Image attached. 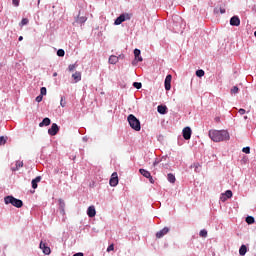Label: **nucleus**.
Masks as SVG:
<instances>
[{
    "label": "nucleus",
    "instance_id": "nucleus-1",
    "mask_svg": "<svg viewBox=\"0 0 256 256\" xmlns=\"http://www.w3.org/2000/svg\"><path fill=\"white\" fill-rule=\"evenodd\" d=\"M209 137L214 143H221V141H229L230 136L227 130H210Z\"/></svg>",
    "mask_w": 256,
    "mask_h": 256
},
{
    "label": "nucleus",
    "instance_id": "nucleus-2",
    "mask_svg": "<svg viewBox=\"0 0 256 256\" xmlns=\"http://www.w3.org/2000/svg\"><path fill=\"white\" fill-rule=\"evenodd\" d=\"M127 121L131 129H133L134 131H141V122L139 121V119H137V117H135V115L130 114L127 118Z\"/></svg>",
    "mask_w": 256,
    "mask_h": 256
},
{
    "label": "nucleus",
    "instance_id": "nucleus-3",
    "mask_svg": "<svg viewBox=\"0 0 256 256\" xmlns=\"http://www.w3.org/2000/svg\"><path fill=\"white\" fill-rule=\"evenodd\" d=\"M4 203L5 205H13V207H17V209H21V207H23V201L13 196H6L4 198Z\"/></svg>",
    "mask_w": 256,
    "mask_h": 256
},
{
    "label": "nucleus",
    "instance_id": "nucleus-4",
    "mask_svg": "<svg viewBox=\"0 0 256 256\" xmlns=\"http://www.w3.org/2000/svg\"><path fill=\"white\" fill-rule=\"evenodd\" d=\"M131 19V15L128 13L121 14L118 18H116L114 25H121L124 21H129Z\"/></svg>",
    "mask_w": 256,
    "mask_h": 256
},
{
    "label": "nucleus",
    "instance_id": "nucleus-5",
    "mask_svg": "<svg viewBox=\"0 0 256 256\" xmlns=\"http://www.w3.org/2000/svg\"><path fill=\"white\" fill-rule=\"evenodd\" d=\"M109 183L111 187H117V185H119V176L117 175V172L112 173Z\"/></svg>",
    "mask_w": 256,
    "mask_h": 256
},
{
    "label": "nucleus",
    "instance_id": "nucleus-6",
    "mask_svg": "<svg viewBox=\"0 0 256 256\" xmlns=\"http://www.w3.org/2000/svg\"><path fill=\"white\" fill-rule=\"evenodd\" d=\"M57 133H59V126L56 123H53L51 128L48 129V135L54 137Z\"/></svg>",
    "mask_w": 256,
    "mask_h": 256
},
{
    "label": "nucleus",
    "instance_id": "nucleus-7",
    "mask_svg": "<svg viewBox=\"0 0 256 256\" xmlns=\"http://www.w3.org/2000/svg\"><path fill=\"white\" fill-rule=\"evenodd\" d=\"M40 249L43 251L44 255H51V248L47 246L43 241L40 242Z\"/></svg>",
    "mask_w": 256,
    "mask_h": 256
},
{
    "label": "nucleus",
    "instance_id": "nucleus-8",
    "mask_svg": "<svg viewBox=\"0 0 256 256\" xmlns=\"http://www.w3.org/2000/svg\"><path fill=\"white\" fill-rule=\"evenodd\" d=\"M173 79V76H171L170 74H168L165 78V89L166 91H171V80Z\"/></svg>",
    "mask_w": 256,
    "mask_h": 256
},
{
    "label": "nucleus",
    "instance_id": "nucleus-9",
    "mask_svg": "<svg viewBox=\"0 0 256 256\" xmlns=\"http://www.w3.org/2000/svg\"><path fill=\"white\" fill-rule=\"evenodd\" d=\"M183 133V138L186 140V141H189V139H191V128L190 127H185L182 131Z\"/></svg>",
    "mask_w": 256,
    "mask_h": 256
},
{
    "label": "nucleus",
    "instance_id": "nucleus-10",
    "mask_svg": "<svg viewBox=\"0 0 256 256\" xmlns=\"http://www.w3.org/2000/svg\"><path fill=\"white\" fill-rule=\"evenodd\" d=\"M230 25H232V27H239V25H241V20L239 19V16H233L230 19Z\"/></svg>",
    "mask_w": 256,
    "mask_h": 256
},
{
    "label": "nucleus",
    "instance_id": "nucleus-11",
    "mask_svg": "<svg viewBox=\"0 0 256 256\" xmlns=\"http://www.w3.org/2000/svg\"><path fill=\"white\" fill-rule=\"evenodd\" d=\"M167 233H169V228L164 227L162 230H160L159 232L156 233V238L161 239V238L165 237V235H167Z\"/></svg>",
    "mask_w": 256,
    "mask_h": 256
},
{
    "label": "nucleus",
    "instance_id": "nucleus-12",
    "mask_svg": "<svg viewBox=\"0 0 256 256\" xmlns=\"http://www.w3.org/2000/svg\"><path fill=\"white\" fill-rule=\"evenodd\" d=\"M87 215L88 217H95V215H97V211L95 210V206H90L87 210Z\"/></svg>",
    "mask_w": 256,
    "mask_h": 256
},
{
    "label": "nucleus",
    "instance_id": "nucleus-13",
    "mask_svg": "<svg viewBox=\"0 0 256 256\" xmlns=\"http://www.w3.org/2000/svg\"><path fill=\"white\" fill-rule=\"evenodd\" d=\"M108 63H110V65H117V63H119V57L111 55L109 57Z\"/></svg>",
    "mask_w": 256,
    "mask_h": 256
},
{
    "label": "nucleus",
    "instance_id": "nucleus-14",
    "mask_svg": "<svg viewBox=\"0 0 256 256\" xmlns=\"http://www.w3.org/2000/svg\"><path fill=\"white\" fill-rule=\"evenodd\" d=\"M139 173L143 175V177H146V179H152L151 172L147 171L143 168L139 170Z\"/></svg>",
    "mask_w": 256,
    "mask_h": 256
},
{
    "label": "nucleus",
    "instance_id": "nucleus-15",
    "mask_svg": "<svg viewBox=\"0 0 256 256\" xmlns=\"http://www.w3.org/2000/svg\"><path fill=\"white\" fill-rule=\"evenodd\" d=\"M21 167H23V161L18 160L15 163V167L11 168V171H19V169H21Z\"/></svg>",
    "mask_w": 256,
    "mask_h": 256
},
{
    "label": "nucleus",
    "instance_id": "nucleus-16",
    "mask_svg": "<svg viewBox=\"0 0 256 256\" xmlns=\"http://www.w3.org/2000/svg\"><path fill=\"white\" fill-rule=\"evenodd\" d=\"M48 125H51V119L44 118L42 122L39 123V127H48Z\"/></svg>",
    "mask_w": 256,
    "mask_h": 256
},
{
    "label": "nucleus",
    "instance_id": "nucleus-17",
    "mask_svg": "<svg viewBox=\"0 0 256 256\" xmlns=\"http://www.w3.org/2000/svg\"><path fill=\"white\" fill-rule=\"evenodd\" d=\"M134 57L137 59V61H143V57H141V50L135 49L134 50Z\"/></svg>",
    "mask_w": 256,
    "mask_h": 256
},
{
    "label": "nucleus",
    "instance_id": "nucleus-18",
    "mask_svg": "<svg viewBox=\"0 0 256 256\" xmlns=\"http://www.w3.org/2000/svg\"><path fill=\"white\" fill-rule=\"evenodd\" d=\"M37 183H41V176H37L35 179L32 180V189H37Z\"/></svg>",
    "mask_w": 256,
    "mask_h": 256
},
{
    "label": "nucleus",
    "instance_id": "nucleus-19",
    "mask_svg": "<svg viewBox=\"0 0 256 256\" xmlns=\"http://www.w3.org/2000/svg\"><path fill=\"white\" fill-rule=\"evenodd\" d=\"M157 111L160 115H165V113H167V106L159 105Z\"/></svg>",
    "mask_w": 256,
    "mask_h": 256
},
{
    "label": "nucleus",
    "instance_id": "nucleus-20",
    "mask_svg": "<svg viewBox=\"0 0 256 256\" xmlns=\"http://www.w3.org/2000/svg\"><path fill=\"white\" fill-rule=\"evenodd\" d=\"M85 21H87L86 16H81L79 14L78 17L76 18V23H79L80 25H83V23H85Z\"/></svg>",
    "mask_w": 256,
    "mask_h": 256
},
{
    "label": "nucleus",
    "instance_id": "nucleus-21",
    "mask_svg": "<svg viewBox=\"0 0 256 256\" xmlns=\"http://www.w3.org/2000/svg\"><path fill=\"white\" fill-rule=\"evenodd\" d=\"M72 79H74L75 83H79V81H81V72L72 74Z\"/></svg>",
    "mask_w": 256,
    "mask_h": 256
},
{
    "label": "nucleus",
    "instance_id": "nucleus-22",
    "mask_svg": "<svg viewBox=\"0 0 256 256\" xmlns=\"http://www.w3.org/2000/svg\"><path fill=\"white\" fill-rule=\"evenodd\" d=\"M200 168H201V164H199V162H196L191 165V169H194V171H196V173H199Z\"/></svg>",
    "mask_w": 256,
    "mask_h": 256
},
{
    "label": "nucleus",
    "instance_id": "nucleus-23",
    "mask_svg": "<svg viewBox=\"0 0 256 256\" xmlns=\"http://www.w3.org/2000/svg\"><path fill=\"white\" fill-rule=\"evenodd\" d=\"M247 253V246L246 245H242L239 249V254L241 256L245 255Z\"/></svg>",
    "mask_w": 256,
    "mask_h": 256
},
{
    "label": "nucleus",
    "instance_id": "nucleus-24",
    "mask_svg": "<svg viewBox=\"0 0 256 256\" xmlns=\"http://www.w3.org/2000/svg\"><path fill=\"white\" fill-rule=\"evenodd\" d=\"M167 179H168L169 183H175V181H176L175 175H173L172 173L168 174Z\"/></svg>",
    "mask_w": 256,
    "mask_h": 256
},
{
    "label": "nucleus",
    "instance_id": "nucleus-25",
    "mask_svg": "<svg viewBox=\"0 0 256 256\" xmlns=\"http://www.w3.org/2000/svg\"><path fill=\"white\" fill-rule=\"evenodd\" d=\"M246 223H248V225H253V223H255V218L252 216L246 217Z\"/></svg>",
    "mask_w": 256,
    "mask_h": 256
},
{
    "label": "nucleus",
    "instance_id": "nucleus-26",
    "mask_svg": "<svg viewBox=\"0 0 256 256\" xmlns=\"http://www.w3.org/2000/svg\"><path fill=\"white\" fill-rule=\"evenodd\" d=\"M29 24V19L27 18H23L20 22V27H24V25H28Z\"/></svg>",
    "mask_w": 256,
    "mask_h": 256
},
{
    "label": "nucleus",
    "instance_id": "nucleus-27",
    "mask_svg": "<svg viewBox=\"0 0 256 256\" xmlns=\"http://www.w3.org/2000/svg\"><path fill=\"white\" fill-rule=\"evenodd\" d=\"M75 69H77V64H70L68 66V71L73 72Z\"/></svg>",
    "mask_w": 256,
    "mask_h": 256
},
{
    "label": "nucleus",
    "instance_id": "nucleus-28",
    "mask_svg": "<svg viewBox=\"0 0 256 256\" xmlns=\"http://www.w3.org/2000/svg\"><path fill=\"white\" fill-rule=\"evenodd\" d=\"M196 76H197V77H204V76H205V71H203V70H197V71H196Z\"/></svg>",
    "mask_w": 256,
    "mask_h": 256
},
{
    "label": "nucleus",
    "instance_id": "nucleus-29",
    "mask_svg": "<svg viewBox=\"0 0 256 256\" xmlns=\"http://www.w3.org/2000/svg\"><path fill=\"white\" fill-rule=\"evenodd\" d=\"M57 55H58V57H65V50L59 49V50L57 51Z\"/></svg>",
    "mask_w": 256,
    "mask_h": 256
},
{
    "label": "nucleus",
    "instance_id": "nucleus-30",
    "mask_svg": "<svg viewBox=\"0 0 256 256\" xmlns=\"http://www.w3.org/2000/svg\"><path fill=\"white\" fill-rule=\"evenodd\" d=\"M133 87H135V89H141L143 87V84H141L140 82H134Z\"/></svg>",
    "mask_w": 256,
    "mask_h": 256
},
{
    "label": "nucleus",
    "instance_id": "nucleus-31",
    "mask_svg": "<svg viewBox=\"0 0 256 256\" xmlns=\"http://www.w3.org/2000/svg\"><path fill=\"white\" fill-rule=\"evenodd\" d=\"M7 143V137L0 136V145H5Z\"/></svg>",
    "mask_w": 256,
    "mask_h": 256
},
{
    "label": "nucleus",
    "instance_id": "nucleus-32",
    "mask_svg": "<svg viewBox=\"0 0 256 256\" xmlns=\"http://www.w3.org/2000/svg\"><path fill=\"white\" fill-rule=\"evenodd\" d=\"M225 196L227 197V199H231V197H233V192L231 190H227L225 192Z\"/></svg>",
    "mask_w": 256,
    "mask_h": 256
},
{
    "label": "nucleus",
    "instance_id": "nucleus-33",
    "mask_svg": "<svg viewBox=\"0 0 256 256\" xmlns=\"http://www.w3.org/2000/svg\"><path fill=\"white\" fill-rule=\"evenodd\" d=\"M243 153H246V155H249V153H251V148L250 147H244L242 149Z\"/></svg>",
    "mask_w": 256,
    "mask_h": 256
},
{
    "label": "nucleus",
    "instance_id": "nucleus-34",
    "mask_svg": "<svg viewBox=\"0 0 256 256\" xmlns=\"http://www.w3.org/2000/svg\"><path fill=\"white\" fill-rule=\"evenodd\" d=\"M199 235H200V237H204V238L207 237V230H205V229L201 230Z\"/></svg>",
    "mask_w": 256,
    "mask_h": 256
},
{
    "label": "nucleus",
    "instance_id": "nucleus-35",
    "mask_svg": "<svg viewBox=\"0 0 256 256\" xmlns=\"http://www.w3.org/2000/svg\"><path fill=\"white\" fill-rule=\"evenodd\" d=\"M214 12H215V13H219V12H220L221 15H223V14L225 13V8H219V11H218L217 8H215Z\"/></svg>",
    "mask_w": 256,
    "mask_h": 256
},
{
    "label": "nucleus",
    "instance_id": "nucleus-36",
    "mask_svg": "<svg viewBox=\"0 0 256 256\" xmlns=\"http://www.w3.org/2000/svg\"><path fill=\"white\" fill-rule=\"evenodd\" d=\"M114 250H115V245L114 244L109 245L108 248H107L108 253L111 252V251H114Z\"/></svg>",
    "mask_w": 256,
    "mask_h": 256
},
{
    "label": "nucleus",
    "instance_id": "nucleus-37",
    "mask_svg": "<svg viewBox=\"0 0 256 256\" xmlns=\"http://www.w3.org/2000/svg\"><path fill=\"white\" fill-rule=\"evenodd\" d=\"M231 93H239V87L237 86H234L232 89H231Z\"/></svg>",
    "mask_w": 256,
    "mask_h": 256
},
{
    "label": "nucleus",
    "instance_id": "nucleus-38",
    "mask_svg": "<svg viewBox=\"0 0 256 256\" xmlns=\"http://www.w3.org/2000/svg\"><path fill=\"white\" fill-rule=\"evenodd\" d=\"M40 93H41V95H47V88L42 87V88L40 89Z\"/></svg>",
    "mask_w": 256,
    "mask_h": 256
},
{
    "label": "nucleus",
    "instance_id": "nucleus-39",
    "mask_svg": "<svg viewBox=\"0 0 256 256\" xmlns=\"http://www.w3.org/2000/svg\"><path fill=\"white\" fill-rule=\"evenodd\" d=\"M36 101L37 103H41L43 101V96H37Z\"/></svg>",
    "mask_w": 256,
    "mask_h": 256
},
{
    "label": "nucleus",
    "instance_id": "nucleus-40",
    "mask_svg": "<svg viewBox=\"0 0 256 256\" xmlns=\"http://www.w3.org/2000/svg\"><path fill=\"white\" fill-rule=\"evenodd\" d=\"M12 3L15 7H19V0H12Z\"/></svg>",
    "mask_w": 256,
    "mask_h": 256
},
{
    "label": "nucleus",
    "instance_id": "nucleus-41",
    "mask_svg": "<svg viewBox=\"0 0 256 256\" xmlns=\"http://www.w3.org/2000/svg\"><path fill=\"white\" fill-rule=\"evenodd\" d=\"M159 163H161V161H159L158 159H156L154 162H153V167H157L159 165Z\"/></svg>",
    "mask_w": 256,
    "mask_h": 256
},
{
    "label": "nucleus",
    "instance_id": "nucleus-42",
    "mask_svg": "<svg viewBox=\"0 0 256 256\" xmlns=\"http://www.w3.org/2000/svg\"><path fill=\"white\" fill-rule=\"evenodd\" d=\"M60 105H61V107H65V105H66V102H65V100H63V97L60 100Z\"/></svg>",
    "mask_w": 256,
    "mask_h": 256
},
{
    "label": "nucleus",
    "instance_id": "nucleus-43",
    "mask_svg": "<svg viewBox=\"0 0 256 256\" xmlns=\"http://www.w3.org/2000/svg\"><path fill=\"white\" fill-rule=\"evenodd\" d=\"M238 113H240V115H245L246 111H245V109L240 108Z\"/></svg>",
    "mask_w": 256,
    "mask_h": 256
},
{
    "label": "nucleus",
    "instance_id": "nucleus-44",
    "mask_svg": "<svg viewBox=\"0 0 256 256\" xmlns=\"http://www.w3.org/2000/svg\"><path fill=\"white\" fill-rule=\"evenodd\" d=\"M59 205L60 207L63 209V207H65V202L63 200H59Z\"/></svg>",
    "mask_w": 256,
    "mask_h": 256
},
{
    "label": "nucleus",
    "instance_id": "nucleus-45",
    "mask_svg": "<svg viewBox=\"0 0 256 256\" xmlns=\"http://www.w3.org/2000/svg\"><path fill=\"white\" fill-rule=\"evenodd\" d=\"M73 256H83V253L78 252V253L74 254Z\"/></svg>",
    "mask_w": 256,
    "mask_h": 256
},
{
    "label": "nucleus",
    "instance_id": "nucleus-46",
    "mask_svg": "<svg viewBox=\"0 0 256 256\" xmlns=\"http://www.w3.org/2000/svg\"><path fill=\"white\" fill-rule=\"evenodd\" d=\"M215 121H216L217 123H219L220 118H219V117H216V118H215Z\"/></svg>",
    "mask_w": 256,
    "mask_h": 256
},
{
    "label": "nucleus",
    "instance_id": "nucleus-47",
    "mask_svg": "<svg viewBox=\"0 0 256 256\" xmlns=\"http://www.w3.org/2000/svg\"><path fill=\"white\" fill-rule=\"evenodd\" d=\"M18 41H23V36H20V37L18 38Z\"/></svg>",
    "mask_w": 256,
    "mask_h": 256
},
{
    "label": "nucleus",
    "instance_id": "nucleus-48",
    "mask_svg": "<svg viewBox=\"0 0 256 256\" xmlns=\"http://www.w3.org/2000/svg\"><path fill=\"white\" fill-rule=\"evenodd\" d=\"M53 77H57V72H54V73H53Z\"/></svg>",
    "mask_w": 256,
    "mask_h": 256
},
{
    "label": "nucleus",
    "instance_id": "nucleus-49",
    "mask_svg": "<svg viewBox=\"0 0 256 256\" xmlns=\"http://www.w3.org/2000/svg\"><path fill=\"white\" fill-rule=\"evenodd\" d=\"M149 181H150V183H154L153 178H152V179H149Z\"/></svg>",
    "mask_w": 256,
    "mask_h": 256
},
{
    "label": "nucleus",
    "instance_id": "nucleus-50",
    "mask_svg": "<svg viewBox=\"0 0 256 256\" xmlns=\"http://www.w3.org/2000/svg\"><path fill=\"white\" fill-rule=\"evenodd\" d=\"M244 119H247V116H245Z\"/></svg>",
    "mask_w": 256,
    "mask_h": 256
}]
</instances>
